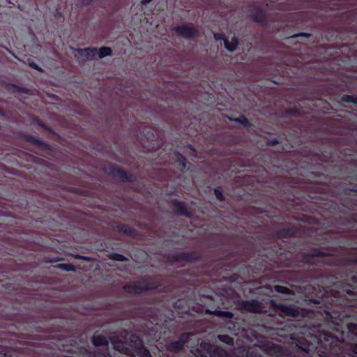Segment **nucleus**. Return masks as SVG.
I'll use <instances>...</instances> for the list:
<instances>
[{"instance_id":"nucleus-44","label":"nucleus","mask_w":357,"mask_h":357,"mask_svg":"<svg viewBox=\"0 0 357 357\" xmlns=\"http://www.w3.org/2000/svg\"><path fill=\"white\" fill-rule=\"evenodd\" d=\"M353 351L357 355V344L354 345Z\"/></svg>"},{"instance_id":"nucleus-25","label":"nucleus","mask_w":357,"mask_h":357,"mask_svg":"<svg viewBox=\"0 0 357 357\" xmlns=\"http://www.w3.org/2000/svg\"><path fill=\"white\" fill-rule=\"evenodd\" d=\"M234 121L243 124L245 127L250 126V123L248 119L244 116H241L240 117L234 119Z\"/></svg>"},{"instance_id":"nucleus-19","label":"nucleus","mask_w":357,"mask_h":357,"mask_svg":"<svg viewBox=\"0 0 357 357\" xmlns=\"http://www.w3.org/2000/svg\"><path fill=\"white\" fill-rule=\"evenodd\" d=\"M117 229L120 232L130 235H132L135 232L133 229H132L130 227L126 225H119L117 226Z\"/></svg>"},{"instance_id":"nucleus-38","label":"nucleus","mask_w":357,"mask_h":357,"mask_svg":"<svg viewBox=\"0 0 357 357\" xmlns=\"http://www.w3.org/2000/svg\"><path fill=\"white\" fill-rule=\"evenodd\" d=\"M36 123L42 128L45 127V124L39 119L36 120Z\"/></svg>"},{"instance_id":"nucleus-22","label":"nucleus","mask_w":357,"mask_h":357,"mask_svg":"<svg viewBox=\"0 0 357 357\" xmlns=\"http://www.w3.org/2000/svg\"><path fill=\"white\" fill-rule=\"evenodd\" d=\"M58 267L63 271H75L76 267L71 264H60Z\"/></svg>"},{"instance_id":"nucleus-23","label":"nucleus","mask_w":357,"mask_h":357,"mask_svg":"<svg viewBox=\"0 0 357 357\" xmlns=\"http://www.w3.org/2000/svg\"><path fill=\"white\" fill-rule=\"evenodd\" d=\"M342 101L345 102H354L357 104V97L349 95H344L342 97Z\"/></svg>"},{"instance_id":"nucleus-12","label":"nucleus","mask_w":357,"mask_h":357,"mask_svg":"<svg viewBox=\"0 0 357 357\" xmlns=\"http://www.w3.org/2000/svg\"><path fill=\"white\" fill-rule=\"evenodd\" d=\"M238 43V39L235 37L231 39V43H229L227 39H224L225 47L229 52L235 51L237 48Z\"/></svg>"},{"instance_id":"nucleus-10","label":"nucleus","mask_w":357,"mask_h":357,"mask_svg":"<svg viewBox=\"0 0 357 357\" xmlns=\"http://www.w3.org/2000/svg\"><path fill=\"white\" fill-rule=\"evenodd\" d=\"M250 17L256 22H262L264 19V12L262 9L253 6L250 10Z\"/></svg>"},{"instance_id":"nucleus-28","label":"nucleus","mask_w":357,"mask_h":357,"mask_svg":"<svg viewBox=\"0 0 357 357\" xmlns=\"http://www.w3.org/2000/svg\"><path fill=\"white\" fill-rule=\"evenodd\" d=\"M176 157H177V161L183 166V167H185V166H186V165H185V162H186L185 158L182 154H181L178 152H177L176 153Z\"/></svg>"},{"instance_id":"nucleus-35","label":"nucleus","mask_w":357,"mask_h":357,"mask_svg":"<svg viewBox=\"0 0 357 357\" xmlns=\"http://www.w3.org/2000/svg\"><path fill=\"white\" fill-rule=\"evenodd\" d=\"M80 1L82 6H88L91 3L92 0H80Z\"/></svg>"},{"instance_id":"nucleus-34","label":"nucleus","mask_w":357,"mask_h":357,"mask_svg":"<svg viewBox=\"0 0 357 357\" xmlns=\"http://www.w3.org/2000/svg\"><path fill=\"white\" fill-rule=\"evenodd\" d=\"M188 147L191 150V151H192V155H194V156H196V155H197V151H196V150L195 149V148H194L191 144L188 145Z\"/></svg>"},{"instance_id":"nucleus-11","label":"nucleus","mask_w":357,"mask_h":357,"mask_svg":"<svg viewBox=\"0 0 357 357\" xmlns=\"http://www.w3.org/2000/svg\"><path fill=\"white\" fill-rule=\"evenodd\" d=\"M166 348L170 352L178 353L183 349V345L177 340L167 344Z\"/></svg>"},{"instance_id":"nucleus-32","label":"nucleus","mask_w":357,"mask_h":357,"mask_svg":"<svg viewBox=\"0 0 357 357\" xmlns=\"http://www.w3.org/2000/svg\"><path fill=\"white\" fill-rule=\"evenodd\" d=\"M324 255L323 252L319 251V250H314L312 252L311 256L312 257H323Z\"/></svg>"},{"instance_id":"nucleus-15","label":"nucleus","mask_w":357,"mask_h":357,"mask_svg":"<svg viewBox=\"0 0 357 357\" xmlns=\"http://www.w3.org/2000/svg\"><path fill=\"white\" fill-rule=\"evenodd\" d=\"M93 344L96 346H107L108 340L103 336H94L92 340Z\"/></svg>"},{"instance_id":"nucleus-33","label":"nucleus","mask_w":357,"mask_h":357,"mask_svg":"<svg viewBox=\"0 0 357 357\" xmlns=\"http://www.w3.org/2000/svg\"><path fill=\"white\" fill-rule=\"evenodd\" d=\"M213 37H214V39L215 40H224V39H226L225 38H224L222 34L218 33H214Z\"/></svg>"},{"instance_id":"nucleus-31","label":"nucleus","mask_w":357,"mask_h":357,"mask_svg":"<svg viewBox=\"0 0 357 357\" xmlns=\"http://www.w3.org/2000/svg\"><path fill=\"white\" fill-rule=\"evenodd\" d=\"M214 192H215L216 198L218 200L223 201L225 199L224 195H223L222 192L220 190L215 189Z\"/></svg>"},{"instance_id":"nucleus-13","label":"nucleus","mask_w":357,"mask_h":357,"mask_svg":"<svg viewBox=\"0 0 357 357\" xmlns=\"http://www.w3.org/2000/svg\"><path fill=\"white\" fill-rule=\"evenodd\" d=\"M213 314L215 315L218 317L225 319H231L233 318L234 314L229 311H222V310H213Z\"/></svg>"},{"instance_id":"nucleus-27","label":"nucleus","mask_w":357,"mask_h":357,"mask_svg":"<svg viewBox=\"0 0 357 357\" xmlns=\"http://www.w3.org/2000/svg\"><path fill=\"white\" fill-rule=\"evenodd\" d=\"M26 140L28 142H31L35 144L39 145V146H43L44 144V143L42 141L37 139L32 136H27L26 137Z\"/></svg>"},{"instance_id":"nucleus-40","label":"nucleus","mask_w":357,"mask_h":357,"mask_svg":"<svg viewBox=\"0 0 357 357\" xmlns=\"http://www.w3.org/2000/svg\"><path fill=\"white\" fill-rule=\"evenodd\" d=\"M0 357H11L10 355H8L6 353H3L2 351L0 352Z\"/></svg>"},{"instance_id":"nucleus-24","label":"nucleus","mask_w":357,"mask_h":357,"mask_svg":"<svg viewBox=\"0 0 357 357\" xmlns=\"http://www.w3.org/2000/svg\"><path fill=\"white\" fill-rule=\"evenodd\" d=\"M89 357H111V356L108 353L101 352L97 350L90 353Z\"/></svg>"},{"instance_id":"nucleus-4","label":"nucleus","mask_w":357,"mask_h":357,"mask_svg":"<svg viewBox=\"0 0 357 357\" xmlns=\"http://www.w3.org/2000/svg\"><path fill=\"white\" fill-rule=\"evenodd\" d=\"M239 310L252 313L263 312L264 306L261 302L256 300L241 301L238 304Z\"/></svg>"},{"instance_id":"nucleus-29","label":"nucleus","mask_w":357,"mask_h":357,"mask_svg":"<svg viewBox=\"0 0 357 357\" xmlns=\"http://www.w3.org/2000/svg\"><path fill=\"white\" fill-rule=\"evenodd\" d=\"M73 256L76 259H82L86 261H92L93 260L92 257L88 256H84L80 255H73Z\"/></svg>"},{"instance_id":"nucleus-46","label":"nucleus","mask_w":357,"mask_h":357,"mask_svg":"<svg viewBox=\"0 0 357 357\" xmlns=\"http://www.w3.org/2000/svg\"><path fill=\"white\" fill-rule=\"evenodd\" d=\"M181 259H185V258H186L185 255H182L181 256Z\"/></svg>"},{"instance_id":"nucleus-37","label":"nucleus","mask_w":357,"mask_h":357,"mask_svg":"<svg viewBox=\"0 0 357 357\" xmlns=\"http://www.w3.org/2000/svg\"><path fill=\"white\" fill-rule=\"evenodd\" d=\"M278 140H277V139H273V140H271V141H269V142H268V144H269V145H271V146H274V145H275L276 144H278Z\"/></svg>"},{"instance_id":"nucleus-18","label":"nucleus","mask_w":357,"mask_h":357,"mask_svg":"<svg viewBox=\"0 0 357 357\" xmlns=\"http://www.w3.org/2000/svg\"><path fill=\"white\" fill-rule=\"evenodd\" d=\"M218 339L228 345L234 344V339L228 335H218Z\"/></svg>"},{"instance_id":"nucleus-36","label":"nucleus","mask_w":357,"mask_h":357,"mask_svg":"<svg viewBox=\"0 0 357 357\" xmlns=\"http://www.w3.org/2000/svg\"><path fill=\"white\" fill-rule=\"evenodd\" d=\"M298 36H306V37H309L310 36V35L309 33H300L297 35L295 36V37H298Z\"/></svg>"},{"instance_id":"nucleus-30","label":"nucleus","mask_w":357,"mask_h":357,"mask_svg":"<svg viewBox=\"0 0 357 357\" xmlns=\"http://www.w3.org/2000/svg\"><path fill=\"white\" fill-rule=\"evenodd\" d=\"M28 63H29V66L30 67H31L32 68L36 69L40 72L43 71V70L41 68H40L35 62L30 61L29 59L28 60Z\"/></svg>"},{"instance_id":"nucleus-41","label":"nucleus","mask_w":357,"mask_h":357,"mask_svg":"<svg viewBox=\"0 0 357 357\" xmlns=\"http://www.w3.org/2000/svg\"><path fill=\"white\" fill-rule=\"evenodd\" d=\"M19 91L20 92H22V93H27L28 92V89H26V88H20Z\"/></svg>"},{"instance_id":"nucleus-6","label":"nucleus","mask_w":357,"mask_h":357,"mask_svg":"<svg viewBox=\"0 0 357 357\" xmlns=\"http://www.w3.org/2000/svg\"><path fill=\"white\" fill-rule=\"evenodd\" d=\"M175 31L178 36L185 38H191L197 33L195 28L188 26H178L175 28Z\"/></svg>"},{"instance_id":"nucleus-16","label":"nucleus","mask_w":357,"mask_h":357,"mask_svg":"<svg viewBox=\"0 0 357 357\" xmlns=\"http://www.w3.org/2000/svg\"><path fill=\"white\" fill-rule=\"evenodd\" d=\"M273 289L276 292L283 294H287V295L294 294V292L291 289H289L287 287H284V286H281V285H278V284L274 285Z\"/></svg>"},{"instance_id":"nucleus-42","label":"nucleus","mask_w":357,"mask_h":357,"mask_svg":"<svg viewBox=\"0 0 357 357\" xmlns=\"http://www.w3.org/2000/svg\"><path fill=\"white\" fill-rule=\"evenodd\" d=\"M287 114H293L296 113V110L294 109H289L286 112Z\"/></svg>"},{"instance_id":"nucleus-2","label":"nucleus","mask_w":357,"mask_h":357,"mask_svg":"<svg viewBox=\"0 0 357 357\" xmlns=\"http://www.w3.org/2000/svg\"><path fill=\"white\" fill-rule=\"evenodd\" d=\"M158 285L155 282H150L147 280H142L132 284L126 285L123 288L126 292L139 294L144 291L156 289Z\"/></svg>"},{"instance_id":"nucleus-7","label":"nucleus","mask_w":357,"mask_h":357,"mask_svg":"<svg viewBox=\"0 0 357 357\" xmlns=\"http://www.w3.org/2000/svg\"><path fill=\"white\" fill-rule=\"evenodd\" d=\"M109 169L114 177L119 178L122 181H131V176H128L127 172L123 171L119 168L114 167L109 168Z\"/></svg>"},{"instance_id":"nucleus-43","label":"nucleus","mask_w":357,"mask_h":357,"mask_svg":"<svg viewBox=\"0 0 357 357\" xmlns=\"http://www.w3.org/2000/svg\"><path fill=\"white\" fill-rule=\"evenodd\" d=\"M152 0H142L141 3L142 4H147L149 3H150Z\"/></svg>"},{"instance_id":"nucleus-21","label":"nucleus","mask_w":357,"mask_h":357,"mask_svg":"<svg viewBox=\"0 0 357 357\" xmlns=\"http://www.w3.org/2000/svg\"><path fill=\"white\" fill-rule=\"evenodd\" d=\"M108 257L110 259H113V260L118 261H125L127 260V258L125 256H123L121 254H119V253L109 254L108 255Z\"/></svg>"},{"instance_id":"nucleus-3","label":"nucleus","mask_w":357,"mask_h":357,"mask_svg":"<svg viewBox=\"0 0 357 357\" xmlns=\"http://www.w3.org/2000/svg\"><path fill=\"white\" fill-rule=\"evenodd\" d=\"M77 54H75V58L79 63H84L87 61H91L96 59L98 54V49L96 47L87 48H71Z\"/></svg>"},{"instance_id":"nucleus-47","label":"nucleus","mask_w":357,"mask_h":357,"mask_svg":"<svg viewBox=\"0 0 357 357\" xmlns=\"http://www.w3.org/2000/svg\"><path fill=\"white\" fill-rule=\"evenodd\" d=\"M8 3L13 4V3L10 1V0H6Z\"/></svg>"},{"instance_id":"nucleus-20","label":"nucleus","mask_w":357,"mask_h":357,"mask_svg":"<svg viewBox=\"0 0 357 357\" xmlns=\"http://www.w3.org/2000/svg\"><path fill=\"white\" fill-rule=\"evenodd\" d=\"M245 357H262L257 349H249L245 351Z\"/></svg>"},{"instance_id":"nucleus-17","label":"nucleus","mask_w":357,"mask_h":357,"mask_svg":"<svg viewBox=\"0 0 357 357\" xmlns=\"http://www.w3.org/2000/svg\"><path fill=\"white\" fill-rule=\"evenodd\" d=\"M112 49L108 47H102L98 50L97 56L98 58L102 59L105 56H109L112 54Z\"/></svg>"},{"instance_id":"nucleus-39","label":"nucleus","mask_w":357,"mask_h":357,"mask_svg":"<svg viewBox=\"0 0 357 357\" xmlns=\"http://www.w3.org/2000/svg\"><path fill=\"white\" fill-rule=\"evenodd\" d=\"M45 130L49 131L50 132H54L53 130L50 128V127H48L47 126H45V127L43 128Z\"/></svg>"},{"instance_id":"nucleus-14","label":"nucleus","mask_w":357,"mask_h":357,"mask_svg":"<svg viewBox=\"0 0 357 357\" xmlns=\"http://www.w3.org/2000/svg\"><path fill=\"white\" fill-rule=\"evenodd\" d=\"M348 329V336L350 339L353 340L354 337H357V324L350 323L347 325Z\"/></svg>"},{"instance_id":"nucleus-5","label":"nucleus","mask_w":357,"mask_h":357,"mask_svg":"<svg viewBox=\"0 0 357 357\" xmlns=\"http://www.w3.org/2000/svg\"><path fill=\"white\" fill-rule=\"evenodd\" d=\"M275 309L280 310L284 316L296 318L299 316V310L294 307L284 304H273Z\"/></svg>"},{"instance_id":"nucleus-9","label":"nucleus","mask_w":357,"mask_h":357,"mask_svg":"<svg viewBox=\"0 0 357 357\" xmlns=\"http://www.w3.org/2000/svg\"><path fill=\"white\" fill-rule=\"evenodd\" d=\"M172 205L174 207V210L176 214L184 216L190 215V213L187 210L183 202L177 200H174L172 201Z\"/></svg>"},{"instance_id":"nucleus-1","label":"nucleus","mask_w":357,"mask_h":357,"mask_svg":"<svg viewBox=\"0 0 357 357\" xmlns=\"http://www.w3.org/2000/svg\"><path fill=\"white\" fill-rule=\"evenodd\" d=\"M110 342L114 349L122 354L134 357H152L150 351L144 347L142 340L134 333L124 331L113 335Z\"/></svg>"},{"instance_id":"nucleus-45","label":"nucleus","mask_w":357,"mask_h":357,"mask_svg":"<svg viewBox=\"0 0 357 357\" xmlns=\"http://www.w3.org/2000/svg\"><path fill=\"white\" fill-rule=\"evenodd\" d=\"M213 310H211L208 309L206 310V311H205L206 314H213Z\"/></svg>"},{"instance_id":"nucleus-26","label":"nucleus","mask_w":357,"mask_h":357,"mask_svg":"<svg viewBox=\"0 0 357 357\" xmlns=\"http://www.w3.org/2000/svg\"><path fill=\"white\" fill-rule=\"evenodd\" d=\"M189 336V333H183L178 340L184 346V344L188 341Z\"/></svg>"},{"instance_id":"nucleus-8","label":"nucleus","mask_w":357,"mask_h":357,"mask_svg":"<svg viewBox=\"0 0 357 357\" xmlns=\"http://www.w3.org/2000/svg\"><path fill=\"white\" fill-rule=\"evenodd\" d=\"M201 347L206 350L213 357H220L222 355L223 351L215 345L202 343L201 344Z\"/></svg>"}]
</instances>
